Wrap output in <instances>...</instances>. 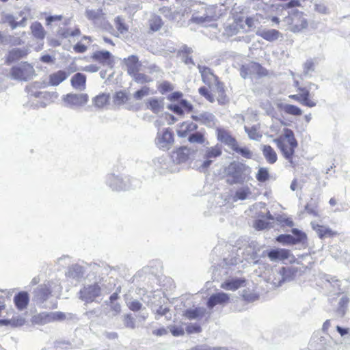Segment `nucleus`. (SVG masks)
<instances>
[{"mask_svg": "<svg viewBox=\"0 0 350 350\" xmlns=\"http://www.w3.org/2000/svg\"><path fill=\"white\" fill-rule=\"evenodd\" d=\"M251 172V168L245 163L232 161L224 170L226 181L230 185L243 184L247 180Z\"/></svg>", "mask_w": 350, "mask_h": 350, "instance_id": "obj_1", "label": "nucleus"}, {"mask_svg": "<svg viewBox=\"0 0 350 350\" xmlns=\"http://www.w3.org/2000/svg\"><path fill=\"white\" fill-rule=\"evenodd\" d=\"M283 132V135L274 139L273 142L280 150L284 157L293 165V157L295 154V150L298 146V142L292 130L285 128Z\"/></svg>", "mask_w": 350, "mask_h": 350, "instance_id": "obj_2", "label": "nucleus"}, {"mask_svg": "<svg viewBox=\"0 0 350 350\" xmlns=\"http://www.w3.org/2000/svg\"><path fill=\"white\" fill-rule=\"evenodd\" d=\"M108 285L105 283H95L85 286L80 290L79 298L86 303L92 302L96 297L110 293L113 288L112 284L109 282Z\"/></svg>", "mask_w": 350, "mask_h": 350, "instance_id": "obj_3", "label": "nucleus"}, {"mask_svg": "<svg viewBox=\"0 0 350 350\" xmlns=\"http://www.w3.org/2000/svg\"><path fill=\"white\" fill-rule=\"evenodd\" d=\"M106 184L113 191H121L137 187L139 181L129 176L123 178L114 174H109L106 176Z\"/></svg>", "mask_w": 350, "mask_h": 350, "instance_id": "obj_4", "label": "nucleus"}, {"mask_svg": "<svg viewBox=\"0 0 350 350\" xmlns=\"http://www.w3.org/2000/svg\"><path fill=\"white\" fill-rule=\"evenodd\" d=\"M283 21L289 26V30L297 33L308 27V21L304 17V13L298 10H293Z\"/></svg>", "mask_w": 350, "mask_h": 350, "instance_id": "obj_5", "label": "nucleus"}, {"mask_svg": "<svg viewBox=\"0 0 350 350\" xmlns=\"http://www.w3.org/2000/svg\"><path fill=\"white\" fill-rule=\"evenodd\" d=\"M33 67L27 62H22L13 66L10 70V75L12 79L27 81L33 74Z\"/></svg>", "mask_w": 350, "mask_h": 350, "instance_id": "obj_6", "label": "nucleus"}, {"mask_svg": "<svg viewBox=\"0 0 350 350\" xmlns=\"http://www.w3.org/2000/svg\"><path fill=\"white\" fill-rule=\"evenodd\" d=\"M66 315L62 312H43L33 316L31 321L34 324L45 325L55 321L64 319Z\"/></svg>", "mask_w": 350, "mask_h": 350, "instance_id": "obj_7", "label": "nucleus"}, {"mask_svg": "<svg viewBox=\"0 0 350 350\" xmlns=\"http://www.w3.org/2000/svg\"><path fill=\"white\" fill-rule=\"evenodd\" d=\"M240 75L243 79L248 77H251L254 75L262 77L267 75V71L258 63L251 62L241 66L240 69Z\"/></svg>", "mask_w": 350, "mask_h": 350, "instance_id": "obj_8", "label": "nucleus"}, {"mask_svg": "<svg viewBox=\"0 0 350 350\" xmlns=\"http://www.w3.org/2000/svg\"><path fill=\"white\" fill-rule=\"evenodd\" d=\"M155 142L159 149L169 150L174 142L173 132L168 128L158 132Z\"/></svg>", "mask_w": 350, "mask_h": 350, "instance_id": "obj_9", "label": "nucleus"}, {"mask_svg": "<svg viewBox=\"0 0 350 350\" xmlns=\"http://www.w3.org/2000/svg\"><path fill=\"white\" fill-rule=\"evenodd\" d=\"M221 154V148L219 145L206 148L203 153L204 161L201 162L199 168L204 170L208 168L213 160Z\"/></svg>", "mask_w": 350, "mask_h": 350, "instance_id": "obj_10", "label": "nucleus"}, {"mask_svg": "<svg viewBox=\"0 0 350 350\" xmlns=\"http://www.w3.org/2000/svg\"><path fill=\"white\" fill-rule=\"evenodd\" d=\"M204 12L195 13L193 14L191 21L196 24H203L207 22H211L216 17L215 8L213 6L202 7Z\"/></svg>", "mask_w": 350, "mask_h": 350, "instance_id": "obj_11", "label": "nucleus"}, {"mask_svg": "<svg viewBox=\"0 0 350 350\" xmlns=\"http://www.w3.org/2000/svg\"><path fill=\"white\" fill-rule=\"evenodd\" d=\"M323 285L329 291V293L333 295H340L343 293L340 288V281L336 277L330 275H323L321 278Z\"/></svg>", "mask_w": 350, "mask_h": 350, "instance_id": "obj_12", "label": "nucleus"}, {"mask_svg": "<svg viewBox=\"0 0 350 350\" xmlns=\"http://www.w3.org/2000/svg\"><path fill=\"white\" fill-rule=\"evenodd\" d=\"M261 246L256 241H251L248 246L245 249L244 255L245 256V260H253L254 263H257L258 259L260 257H264L265 256L266 252H263L262 254L259 255V252L260 251Z\"/></svg>", "mask_w": 350, "mask_h": 350, "instance_id": "obj_13", "label": "nucleus"}, {"mask_svg": "<svg viewBox=\"0 0 350 350\" xmlns=\"http://www.w3.org/2000/svg\"><path fill=\"white\" fill-rule=\"evenodd\" d=\"M89 99L87 94H68L64 98V100L68 103L70 107H81L85 105Z\"/></svg>", "mask_w": 350, "mask_h": 350, "instance_id": "obj_14", "label": "nucleus"}, {"mask_svg": "<svg viewBox=\"0 0 350 350\" xmlns=\"http://www.w3.org/2000/svg\"><path fill=\"white\" fill-rule=\"evenodd\" d=\"M193 152L187 146H182L172 152L171 158L174 163H182L187 161Z\"/></svg>", "mask_w": 350, "mask_h": 350, "instance_id": "obj_15", "label": "nucleus"}, {"mask_svg": "<svg viewBox=\"0 0 350 350\" xmlns=\"http://www.w3.org/2000/svg\"><path fill=\"white\" fill-rule=\"evenodd\" d=\"M316 342L317 350H338L340 347V344L334 340L332 338L327 339L323 336L318 338Z\"/></svg>", "mask_w": 350, "mask_h": 350, "instance_id": "obj_16", "label": "nucleus"}, {"mask_svg": "<svg viewBox=\"0 0 350 350\" xmlns=\"http://www.w3.org/2000/svg\"><path fill=\"white\" fill-rule=\"evenodd\" d=\"M217 139L229 148L232 149L238 142L237 139L230 134V133L224 129H217Z\"/></svg>", "mask_w": 350, "mask_h": 350, "instance_id": "obj_17", "label": "nucleus"}, {"mask_svg": "<svg viewBox=\"0 0 350 350\" xmlns=\"http://www.w3.org/2000/svg\"><path fill=\"white\" fill-rule=\"evenodd\" d=\"M198 68L201 75L202 80L205 84L211 86L213 83L217 81L218 77L213 74L210 68L198 64Z\"/></svg>", "mask_w": 350, "mask_h": 350, "instance_id": "obj_18", "label": "nucleus"}, {"mask_svg": "<svg viewBox=\"0 0 350 350\" xmlns=\"http://www.w3.org/2000/svg\"><path fill=\"white\" fill-rule=\"evenodd\" d=\"M230 299L229 295L224 292H219L211 295L207 301V306L212 309L216 305H221L227 303Z\"/></svg>", "mask_w": 350, "mask_h": 350, "instance_id": "obj_19", "label": "nucleus"}, {"mask_svg": "<svg viewBox=\"0 0 350 350\" xmlns=\"http://www.w3.org/2000/svg\"><path fill=\"white\" fill-rule=\"evenodd\" d=\"M91 57L103 66H110L112 64V55L108 51H98L94 52Z\"/></svg>", "mask_w": 350, "mask_h": 350, "instance_id": "obj_20", "label": "nucleus"}, {"mask_svg": "<svg viewBox=\"0 0 350 350\" xmlns=\"http://www.w3.org/2000/svg\"><path fill=\"white\" fill-rule=\"evenodd\" d=\"M40 87V83L36 82L33 84L29 85L26 87V91L30 98H38L47 99L51 96V94L48 92L38 91L37 88Z\"/></svg>", "mask_w": 350, "mask_h": 350, "instance_id": "obj_21", "label": "nucleus"}, {"mask_svg": "<svg viewBox=\"0 0 350 350\" xmlns=\"http://www.w3.org/2000/svg\"><path fill=\"white\" fill-rule=\"evenodd\" d=\"M33 293L35 299L40 303H42L49 298L51 291L46 284H43L38 286Z\"/></svg>", "mask_w": 350, "mask_h": 350, "instance_id": "obj_22", "label": "nucleus"}, {"mask_svg": "<svg viewBox=\"0 0 350 350\" xmlns=\"http://www.w3.org/2000/svg\"><path fill=\"white\" fill-rule=\"evenodd\" d=\"M71 85L77 90L83 91L86 88V77L84 74L77 72L75 74L70 80Z\"/></svg>", "mask_w": 350, "mask_h": 350, "instance_id": "obj_23", "label": "nucleus"}, {"mask_svg": "<svg viewBox=\"0 0 350 350\" xmlns=\"http://www.w3.org/2000/svg\"><path fill=\"white\" fill-rule=\"evenodd\" d=\"M311 226L320 239L332 237L337 234V232H334L331 228L315 224L314 222H311Z\"/></svg>", "mask_w": 350, "mask_h": 350, "instance_id": "obj_24", "label": "nucleus"}, {"mask_svg": "<svg viewBox=\"0 0 350 350\" xmlns=\"http://www.w3.org/2000/svg\"><path fill=\"white\" fill-rule=\"evenodd\" d=\"M124 62L127 68V72L129 75H131L133 73H135L139 70L140 65L139 64V58L137 55H130L127 58H124Z\"/></svg>", "mask_w": 350, "mask_h": 350, "instance_id": "obj_25", "label": "nucleus"}, {"mask_svg": "<svg viewBox=\"0 0 350 350\" xmlns=\"http://www.w3.org/2000/svg\"><path fill=\"white\" fill-rule=\"evenodd\" d=\"M69 75V72L62 70L53 72L49 77V83L52 86H57L66 79Z\"/></svg>", "mask_w": 350, "mask_h": 350, "instance_id": "obj_26", "label": "nucleus"}, {"mask_svg": "<svg viewBox=\"0 0 350 350\" xmlns=\"http://www.w3.org/2000/svg\"><path fill=\"white\" fill-rule=\"evenodd\" d=\"M191 118L195 121H199L208 126H213L215 124V116L208 112H203L199 115H192Z\"/></svg>", "mask_w": 350, "mask_h": 350, "instance_id": "obj_27", "label": "nucleus"}, {"mask_svg": "<svg viewBox=\"0 0 350 350\" xmlns=\"http://www.w3.org/2000/svg\"><path fill=\"white\" fill-rule=\"evenodd\" d=\"M245 283V280L241 278L229 279L221 284V288L226 290L235 291Z\"/></svg>", "mask_w": 350, "mask_h": 350, "instance_id": "obj_28", "label": "nucleus"}, {"mask_svg": "<svg viewBox=\"0 0 350 350\" xmlns=\"http://www.w3.org/2000/svg\"><path fill=\"white\" fill-rule=\"evenodd\" d=\"M256 34L269 42L277 40L282 36L279 31L273 29L260 30L257 31Z\"/></svg>", "mask_w": 350, "mask_h": 350, "instance_id": "obj_29", "label": "nucleus"}, {"mask_svg": "<svg viewBox=\"0 0 350 350\" xmlns=\"http://www.w3.org/2000/svg\"><path fill=\"white\" fill-rule=\"evenodd\" d=\"M278 271L282 275L283 284L293 280L297 274V269L293 267H282Z\"/></svg>", "mask_w": 350, "mask_h": 350, "instance_id": "obj_30", "label": "nucleus"}, {"mask_svg": "<svg viewBox=\"0 0 350 350\" xmlns=\"http://www.w3.org/2000/svg\"><path fill=\"white\" fill-rule=\"evenodd\" d=\"M198 129V125L192 122H183L177 131V135L180 137H185L191 132L196 131Z\"/></svg>", "mask_w": 350, "mask_h": 350, "instance_id": "obj_31", "label": "nucleus"}, {"mask_svg": "<svg viewBox=\"0 0 350 350\" xmlns=\"http://www.w3.org/2000/svg\"><path fill=\"white\" fill-rule=\"evenodd\" d=\"M29 295L27 292L22 291L16 294L14 297V301L16 308L23 310L26 308L29 303Z\"/></svg>", "mask_w": 350, "mask_h": 350, "instance_id": "obj_32", "label": "nucleus"}, {"mask_svg": "<svg viewBox=\"0 0 350 350\" xmlns=\"http://www.w3.org/2000/svg\"><path fill=\"white\" fill-rule=\"evenodd\" d=\"M350 297L348 294H344L340 299L336 309L337 315L343 317L348 310Z\"/></svg>", "mask_w": 350, "mask_h": 350, "instance_id": "obj_33", "label": "nucleus"}, {"mask_svg": "<svg viewBox=\"0 0 350 350\" xmlns=\"http://www.w3.org/2000/svg\"><path fill=\"white\" fill-rule=\"evenodd\" d=\"M289 252L285 249H271L267 252L271 260H284L288 258Z\"/></svg>", "mask_w": 350, "mask_h": 350, "instance_id": "obj_34", "label": "nucleus"}, {"mask_svg": "<svg viewBox=\"0 0 350 350\" xmlns=\"http://www.w3.org/2000/svg\"><path fill=\"white\" fill-rule=\"evenodd\" d=\"M206 310L202 307L187 309L185 311L184 315L188 319H198L202 318L206 314Z\"/></svg>", "mask_w": 350, "mask_h": 350, "instance_id": "obj_35", "label": "nucleus"}, {"mask_svg": "<svg viewBox=\"0 0 350 350\" xmlns=\"http://www.w3.org/2000/svg\"><path fill=\"white\" fill-rule=\"evenodd\" d=\"M310 88H302L299 87L298 91L299 92V95L301 96V100L303 101V105L313 107L317 105V102L311 100L310 98Z\"/></svg>", "mask_w": 350, "mask_h": 350, "instance_id": "obj_36", "label": "nucleus"}, {"mask_svg": "<svg viewBox=\"0 0 350 350\" xmlns=\"http://www.w3.org/2000/svg\"><path fill=\"white\" fill-rule=\"evenodd\" d=\"M310 88H302L299 87L298 91L299 92V95L301 96V100L303 101V105L313 107L317 105V102L311 100L310 98Z\"/></svg>", "mask_w": 350, "mask_h": 350, "instance_id": "obj_37", "label": "nucleus"}, {"mask_svg": "<svg viewBox=\"0 0 350 350\" xmlns=\"http://www.w3.org/2000/svg\"><path fill=\"white\" fill-rule=\"evenodd\" d=\"M262 152L266 161L270 163L273 164L277 161L278 156L273 148L269 145H262Z\"/></svg>", "mask_w": 350, "mask_h": 350, "instance_id": "obj_38", "label": "nucleus"}, {"mask_svg": "<svg viewBox=\"0 0 350 350\" xmlns=\"http://www.w3.org/2000/svg\"><path fill=\"white\" fill-rule=\"evenodd\" d=\"M148 107L154 113L161 112L164 107L163 98H151L148 100Z\"/></svg>", "mask_w": 350, "mask_h": 350, "instance_id": "obj_39", "label": "nucleus"}, {"mask_svg": "<svg viewBox=\"0 0 350 350\" xmlns=\"http://www.w3.org/2000/svg\"><path fill=\"white\" fill-rule=\"evenodd\" d=\"M26 55V53L24 50L21 49H13L10 51L7 57L6 62L8 64L12 63L15 61L18 60Z\"/></svg>", "mask_w": 350, "mask_h": 350, "instance_id": "obj_40", "label": "nucleus"}, {"mask_svg": "<svg viewBox=\"0 0 350 350\" xmlns=\"http://www.w3.org/2000/svg\"><path fill=\"white\" fill-rule=\"evenodd\" d=\"M25 319L21 316L14 317L12 319H1V325H11L13 327H20L24 325Z\"/></svg>", "mask_w": 350, "mask_h": 350, "instance_id": "obj_41", "label": "nucleus"}, {"mask_svg": "<svg viewBox=\"0 0 350 350\" xmlns=\"http://www.w3.org/2000/svg\"><path fill=\"white\" fill-rule=\"evenodd\" d=\"M67 275L70 278L79 280L83 276V269L77 264L73 265L69 267Z\"/></svg>", "mask_w": 350, "mask_h": 350, "instance_id": "obj_42", "label": "nucleus"}, {"mask_svg": "<svg viewBox=\"0 0 350 350\" xmlns=\"http://www.w3.org/2000/svg\"><path fill=\"white\" fill-rule=\"evenodd\" d=\"M31 30L33 36L38 38L42 40L45 37V31L40 23L35 22L31 25Z\"/></svg>", "mask_w": 350, "mask_h": 350, "instance_id": "obj_43", "label": "nucleus"}, {"mask_svg": "<svg viewBox=\"0 0 350 350\" xmlns=\"http://www.w3.org/2000/svg\"><path fill=\"white\" fill-rule=\"evenodd\" d=\"M150 29L152 31H159L163 25L161 18L156 14H152L148 21Z\"/></svg>", "mask_w": 350, "mask_h": 350, "instance_id": "obj_44", "label": "nucleus"}, {"mask_svg": "<svg viewBox=\"0 0 350 350\" xmlns=\"http://www.w3.org/2000/svg\"><path fill=\"white\" fill-rule=\"evenodd\" d=\"M252 194L251 190L249 187H242L239 188L233 197L234 201L237 200H244L247 199Z\"/></svg>", "mask_w": 350, "mask_h": 350, "instance_id": "obj_45", "label": "nucleus"}, {"mask_svg": "<svg viewBox=\"0 0 350 350\" xmlns=\"http://www.w3.org/2000/svg\"><path fill=\"white\" fill-rule=\"evenodd\" d=\"M244 130L247 133L248 137L252 140L259 141L262 137V135L258 132V127L256 125H254L252 127L245 126Z\"/></svg>", "mask_w": 350, "mask_h": 350, "instance_id": "obj_46", "label": "nucleus"}, {"mask_svg": "<svg viewBox=\"0 0 350 350\" xmlns=\"http://www.w3.org/2000/svg\"><path fill=\"white\" fill-rule=\"evenodd\" d=\"M109 98L108 94H100L93 98V103L95 107L102 108L108 103Z\"/></svg>", "mask_w": 350, "mask_h": 350, "instance_id": "obj_47", "label": "nucleus"}, {"mask_svg": "<svg viewBox=\"0 0 350 350\" xmlns=\"http://www.w3.org/2000/svg\"><path fill=\"white\" fill-rule=\"evenodd\" d=\"M5 20L9 23L12 29H16L18 26L24 27L26 23V18L24 17L19 22H16L14 16L8 14L5 16Z\"/></svg>", "mask_w": 350, "mask_h": 350, "instance_id": "obj_48", "label": "nucleus"}, {"mask_svg": "<svg viewBox=\"0 0 350 350\" xmlns=\"http://www.w3.org/2000/svg\"><path fill=\"white\" fill-rule=\"evenodd\" d=\"M114 23L115 26L120 33L124 34L128 31L129 27L125 24L124 19L121 16H118L116 17Z\"/></svg>", "mask_w": 350, "mask_h": 350, "instance_id": "obj_49", "label": "nucleus"}, {"mask_svg": "<svg viewBox=\"0 0 350 350\" xmlns=\"http://www.w3.org/2000/svg\"><path fill=\"white\" fill-rule=\"evenodd\" d=\"M276 241L284 245H294L297 243L291 234H280L277 237Z\"/></svg>", "mask_w": 350, "mask_h": 350, "instance_id": "obj_50", "label": "nucleus"}, {"mask_svg": "<svg viewBox=\"0 0 350 350\" xmlns=\"http://www.w3.org/2000/svg\"><path fill=\"white\" fill-rule=\"evenodd\" d=\"M131 76L133 78V80L138 83H145L152 81L149 76L140 73L138 71L135 73H133Z\"/></svg>", "mask_w": 350, "mask_h": 350, "instance_id": "obj_51", "label": "nucleus"}, {"mask_svg": "<svg viewBox=\"0 0 350 350\" xmlns=\"http://www.w3.org/2000/svg\"><path fill=\"white\" fill-rule=\"evenodd\" d=\"M282 278V275L280 273L278 269H275L272 271V277H270L269 280H271L272 284L275 287H279L283 284Z\"/></svg>", "mask_w": 350, "mask_h": 350, "instance_id": "obj_52", "label": "nucleus"}, {"mask_svg": "<svg viewBox=\"0 0 350 350\" xmlns=\"http://www.w3.org/2000/svg\"><path fill=\"white\" fill-rule=\"evenodd\" d=\"M237 153L240 154L242 157L246 159H251L252 157V152L247 148H241L239 146L238 142L236 146L232 149Z\"/></svg>", "mask_w": 350, "mask_h": 350, "instance_id": "obj_53", "label": "nucleus"}, {"mask_svg": "<svg viewBox=\"0 0 350 350\" xmlns=\"http://www.w3.org/2000/svg\"><path fill=\"white\" fill-rule=\"evenodd\" d=\"M284 111L288 114L293 115V116H300L302 114V110L293 105H285L284 106Z\"/></svg>", "mask_w": 350, "mask_h": 350, "instance_id": "obj_54", "label": "nucleus"}, {"mask_svg": "<svg viewBox=\"0 0 350 350\" xmlns=\"http://www.w3.org/2000/svg\"><path fill=\"white\" fill-rule=\"evenodd\" d=\"M258 181L264 183L269 178V173L268 169L266 167H260L256 176Z\"/></svg>", "mask_w": 350, "mask_h": 350, "instance_id": "obj_55", "label": "nucleus"}, {"mask_svg": "<svg viewBox=\"0 0 350 350\" xmlns=\"http://www.w3.org/2000/svg\"><path fill=\"white\" fill-rule=\"evenodd\" d=\"M204 135L200 132L191 133L188 137V141L190 143H197L202 144L204 142Z\"/></svg>", "mask_w": 350, "mask_h": 350, "instance_id": "obj_56", "label": "nucleus"}, {"mask_svg": "<svg viewBox=\"0 0 350 350\" xmlns=\"http://www.w3.org/2000/svg\"><path fill=\"white\" fill-rule=\"evenodd\" d=\"M103 15L101 10H87L85 16L89 20L95 21L101 18Z\"/></svg>", "mask_w": 350, "mask_h": 350, "instance_id": "obj_57", "label": "nucleus"}, {"mask_svg": "<svg viewBox=\"0 0 350 350\" xmlns=\"http://www.w3.org/2000/svg\"><path fill=\"white\" fill-rule=\"evenodd\" d=\"M123 323L126 328L133 329L136 327L135 319L132 316L131 314H126L124 315Z\"/></svg>", "mask_w": 350, "mask_h": 350, "instance_id": "obj_58", "label": "nucleus"}, {"mask_svg": "<svg viewBox=\"0 0 350 350\" xmlns=\"http://www.w3.org/2000/svg\"><path fill=\"white\" fill-rule=\"evenodd\" d=\"M314 70V64L312 59H308L304 64L303 75L305 77L310 76V72Z\"/></svg>", "mask_w": 350, "mask_h": 350, "instance_id": "obj_59", "label": "nucleus"}, {"mask_svg": "<svg viewBox=\"0 0 350 350\" xmlns=\"http://www.w3.org/2000/svg\"><path fill=\"white\" fill-rule=\"evenodd\" d=\"M126 305L129 308L133 311L137 312L139 311L142 308V304L136 299H131L126 302Z\"/></svg>", "mask_w": 350, "mask_h": 350, "instance_id": "obj_60", "label": "nucleus"}, {"mask_svg": "<svg viewBox=\"0 0 350 350\" xmlns=\"http://www.w3.org/2000/svg\"><path fill=\"white\" fill-rule=\"evenodd\" d=\"M198 92L201 96H204L210 103H213L215 101V98L213 94L210 92L207 88L204 86L200 87L198 89Z\"/></svg>", "mask_w": 350, "mask_h": 350, "instance_id": "obj_61", "label": "nucleus"}, {"mask_svg": "<svg viewBox=\"0 0 350 350\" xmlns=\"http://www.w3.org/2000/svg\"><path fill=\"white\" fill-rule=\"evenodd\" d=\"M128 100V96L126 93L122 91H119L116 93L114 96V102L118 105L126 103Z\"/></svg>", "mask_w": 350, "mask_h": 350, "instance_id": "obj_62", "label": "nucleus"}, {"mask_svg": "<svg viewBox=\"0 0 350 350\" xmlns=\"http://www.w3.org/2000/svg\"><path fill=\"white\" fill-rule=\"evenodd\" d=\"M158 89L160 93L164 94L167 92L173 90L174 86L170 82L164 81L159 85Z\"/></svg>", "mask_w": 350, "mask_h": 350, "instance_id": "obj_63", "label": "nucleus"}, {"mask_svg": "<svg viewBox=\"0 0 350 350\" xmlns=\"http://www.w3.org/2000/svg\"><path fill=\"white\" fill-rule=\"evenodd\" d=\"M292 232L293 234V236L297 243L303 241V240L306 238V234L297 228H293L292 230Z\"/></svg>", "mask_w": 350, "mask_h": 350, "instance_id": "obj_64", "label": "nucleus"}]
</instances>
